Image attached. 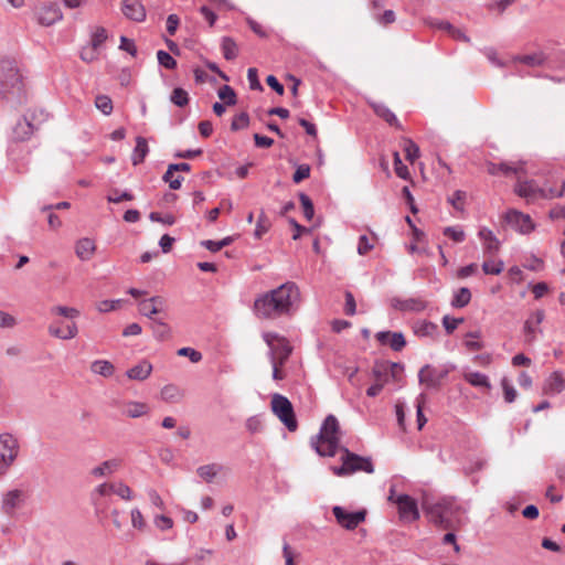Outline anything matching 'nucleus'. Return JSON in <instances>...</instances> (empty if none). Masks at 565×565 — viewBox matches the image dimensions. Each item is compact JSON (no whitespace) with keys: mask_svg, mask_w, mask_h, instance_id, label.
Here are the masks:
<instances>
[{"mask_svg":"<svg viewBox=\"0 0 565 565\" xmlns=\"http://www.w3.org/2000/svg\"><path fill=\"white\" fill-rule=\"evenodd\" d=\"M299 298V290L294 282H286L255 299L254 311L263 319H276L288 315Z\"/></svg>","mask_w":565,"mask_h":565,"instance_id":"f257e3e1","label":"nucleus"},{"mask_svg":"<svg viewBox=\"0 0 565 565\" xmlns=\"http://www.w3.org/2000/svg\"><path fill=\"white\" fill-rule=\"evenodd\" d=\"M424 510L429 522L443 530L455 531L467 523V510L455 498H444Z\"/></svg>","mask_w":565,"mask_h":565,"instance_id":"f03ea898","label":"nucleus"},{"mask_svg":"<svg viewBox=\"0 0 565 565\" xmlns=\"http://www.w3.org/2000/svg\"><path fill=\"white\" fill-rule=\"evenodd\" d=\"M0 97L12 107H18L26 102L23 75L13 60L0 62Z\"/></svg>","mask_w":565,"mask_h":565,"instance_id":"7ed1b4c3","label":"nucleus"},{"mask_svg":"<svg viewBox=\"0 0 565 565\" xmlns=\"http://www.w3.org/2000/svg\"><path fill=\"white\" fill-rule=\"evenodd\" d=\"M340 425L334 415H328L318 435L311 438L310 445L322 457H334L340 451Z\"/></svg>","mask_w":565,"mask_h":565,"instance_id":"20e7f679","label":"nucleus"},{"mask_svg":"<svg viewBox=\"0 0 565 565\" xmlns=\"http://www.w3.org/2000/svg\"><path fill=\"white\" fill-rule=\"evenodd\" d=\"M47 118V114L43 110L36 113L35 110L29 111L24 115L23 119L19 120L12 129L8 152L10 156L14 153V147L18 142L30 139L34 130L36 129L35 121H44Z\"/></svg>","mask_w":565,"mask_h":565,"instance_id":"39448f33","label":"nucleus"},{"mask_svg":"<svg viewBox=\"0 0 565 565\" xmlns=\"http://www.w3.org/2000/svg\"><path fill=\"white\" fill-rule=\"evenodd\" d=\"M340 452L342 454V465L339 467H331V470L335 476L344 477L356 471H364L366 473L374 472V466L370 458L361 457L351 452L347 447H341Z\"/></svg>","mask_w":565,"mask_h":565,"instance_id":"423d86ee","label":"nucleus"},{"mask_svg":"<svg viewBox=\"0 0 565 565\" xmlns=\"http://www.w3.org/2000/svg\"><path fill=\"white\" fill-rule=\"evenodd\" d=\"M515 193L525 199L527 202H533L539 199H553L562 196L565 191V181L562 180L559 186L547 188L539 186L535 181H519L514 188Z\"/></svg>","mask_w":565,"mask_h":565,"instance_id":"0eeeda50","label":"nucleus"},{"mask_svg":"<svg viewBox=\"0 0 565 565\" xmlns=\"http://www.w3.org/2000/svg\"><path fill=\"white\" fill-rule=\"evenodd\" d=\"M273 413L280 419L281 423L290 431H295L298 423L295 416L292 404L289 399L280 394H274L271 398Z\"/></svg>","mask_w":565,"mask_h":565,"instance_id":"6e6552de","label":"nucleus"},{"mask_svg":"<svg viewBox=\"0 0 565 565\" xmlns=\"http://www.w3.org/2000/svg\"><path fill=\"white\" fill-rule=\"evenodd\" d=\"M19 454V443L10 434L0 435V475L13 463Z\"/></svg>","mask_w":565,"mask_h":565,"instance_id":"1a4fd4ad","label":"nucleus"},{"mask_svg":"<svg viewBox=\"0 0 565 565\" xmlns=\"http://www.w3.org/2000/svg\"><path fill=\"white\" fill-rule=\"evenodd\" d=\"M332 513L338 524L350 531L356 529L360 523L364 522L366 516L365 510L349 512L339 505L332 508Z\"/></svg>","mask_w":565,"mask_h":565,"instance_id":"9d476101","label":"nucleus"},{"mask_svg":"<svg viewBox=\"0 0 565 565\" xmlns=\"http://www.w3.org/2000/svg\"><path fill=\"white\" fill-rule=\"evenodd\" d=\"M449 369L441 367L437 369L429 364L424 365L418 373V380L420 384L426 385L427 388H437L441 382L448 376Z\"/></svg>","mask_w":565,"mask_h":565,"instance_id":"9b49d317","label":"nucleus"},{"mask_svg":"<svg viewBox=\"0 0 565 565\" xmlns=\"http://www.w3.org/2000/svg\"><path fill=\"white\" fill-rule=\"evenodd\" d=\"M398 508V514L404 522H414L419 519L417 502L408 494H398L395 499Z\"/></svg>","mask_w":565,"mask_h":565,"instance_id":"f8f14e48","label":"nucleus"},{"mask_svg":"<svg viewBox=\"0 0 565 565\" xmlns=\"http://www.w3.org/2000/svg\"><path fill=\"white\" fill-rule=\"evenodd\" d=\"M544 319V312L542 310H536L530 315V317L525 320L523 327L524 341L530 344L535 341L536 334L541 332L540 324Z\"/></svg>","mask_w":565,"mask_h":565,"instance_id":"ddd939ff","label":"nucleus"},{"mask_svg":"<svg viewBox=\"0 0 565 565\" xmlns=\"http://www.w3.org/2000/svg\"><path fill=\"white\" fill-rule=\"evenodd\" d=\"M62 18L63 14L56 3L45 4L36 12V20L43 26H51Z\"/></svg>","mask_w":565,"mask_h":565,"instance_id":"4468645a","label":"nucleus"},{"mask_svg":"<svg viewBox=\"0 0 565 565\" xmlns=\"http://www.w3.org/2000/svg\"><path fill=\"white\" fill-rule=\"evenodd\" d=\"M121 11L124 15L135 22H142L146 19V9L139 0H122Z\"/></svg>","mask_w":565,"mask_h":565,"instance_id":"2eb2a0df","label":"nucleus"},{"mask_svg":"<svg viewBox=\"0 0 565 565\" xmlns=\"http://www.w3.org/2000/svg\"><path fill=\"white\" fill-rule=\"evenodd\" d=\"M508 223L519 232L526 234L534 228L531 217L518 211H510L507 214Z\"/></svg>","mask_w":565,"mask_h":565,"instance_id":"dca6fc26","label":"nucleus"},{"mask_svg":"<svg viewBox=\"0 0 565 565\" xmlns=\"http://www.w3.org/2000/svg\"><path fill=\"white\" fill-rule=\"evenodd\" d=\"M292 348L286 339H278V343L270 348L271 364L285 365L291 354Z\"/></svg>","mask_w":565,"mask_h":565,"instance_id":"f3484780","label":"nucleus"},{"mask_svg":"<svg viewBox=\"0 0 565 565\" xmlns=\"http://www.w3.org/2000/svg\"><path fill=\"white\" fill-rule=\"evenodd\" d=\"M375 337L381 344H388L391 349L396 352L402 351L406 345V341L402 332L380 331Z\"/></svg>","mask_w":565,"mask_h":565,"instance_id":"a211bd4d","label":"nucleus"},{"mask_svg":"<svg viewBox=\"0 0 565 565\" xmlns=\"http://www.w3.org/2000/svg\"><path fill=\"white\" fill-rule=\"evenodd\" d=\"M369 105L376 114V116L382 118L390 126L399 130L404 129L396 115L385 104L379 102H369Z\"/></svg>","mask_w":565,"mask_h":565,"instance_id":"6ab92c4d","label":"nucleus"},{"mask_svg":"<svg viewBox=\"0 0 565 565\" xmlns=\"http://www.w3.org/2000/svg\"><path fill=\"white\" fill-rule=\"evenodd\" d=\"M122 465V460L119 458H111L103 461L98 466L94 467L90 470V475L95 478H105L110 477L115 472H117Z\"/></svg>","mask_w":565,"mask_h":565,"instance_id":"aec40b11","label":"nucleus"},{"mask_svg":"<svg viewBox=\"0 0 565 565\" xmlns=\"http://www.w3.org/2000/svg\"><path fill=\"white\" fill-rule=\"evenodd\" d=\"M391 305L394 309L399 311H414L419 312L426 308V301L422 298H393Z\"/></svg>","mask_w":565,"mask_h":565,"instance_id":"412c9836","label":"nucleus"},{"mask_svg":"<svg viewBox=\"0 0 565 565\" xmlns=\"http://www.w3.org/2000/svg\"><path fill=\"white\" fill-rule=\"evenodd\" d=\"M478 236L482 241L486 254L494 255L499 250L500 242L491 230L482 227L480 228Z\"/></svg>","mask_w":565,"mask_h":565,"instance_id":"4be33fe9","label":"nucleus"},{"mask_svg":"<svg viewBox=\"0 0 565 565\" xmlns=\"http://www.w3.org/2000/svg\"><path fill=\"white\" fill-rule=\"evenodd\" d=\"M391 369H399V363L394 362H376L373 366L372 374L376 382L383 383L385 385L391 381L390 379V370Z\"/></svg>","mask_w":565,"mask_h":565,"instance_id":"5701e85b","label":"nucleus"},{"mask_svg":"<svg viewBox=\"0 0 565 565\" xmlns=\"http://www.w3.org/2000/svg\"><path fill=\"white\" fill-rule=\"evenodd\" d=\"M95 250V242L88 237L81 238L75 245V253L82 260H89L93 257Z\"/></svg>","mask_w":565,"mask_h":565,"instance_id":"b1692460","label":"nucleus"},{"mask_svg":"<svg viewBox=\"0 0 565 565\" xmlns=\"http://www.w3.org/2000/svg\"><path fill=\"white\" fill-rule=\"evenodd\" d=\"M523 170L522 166H514L508 162H501V163H493L488 162L487 164V171L491 175H498L500 173L504 175L509 174H519Z\"/></svg>","mask_w":565,"mask_h":565,"instance_id":"393cba45","label":"nucleus"},{"mask_svg":"<svg viewBox=\"0 0 565 565\" xmlns=\"http://www.w3.org/2000/svg\"><path fill=\"white\" fill-rule=\"evenodd\" d=\"M22 492L20 490L9 491L2 501V511L7 515H12L21 504Z\"/></svg>","mask_w":565,"mask_h":565,"instance_id":"a878e982","label":"nucleus"},{"mask_svg":"<svg viewBox=\"0 0 565 565\" xmlns=\"http://www.w3.org/2000/svg\"><path fill=\"white\" fill-rule=\"evenodd\" d=\"M152 372V365L150 362L143 360L141 361L140 363H138L137 365L130 367L128 371H127V376L130 379V380H136V381H143L149 377V375L151 374Z\"/></svg>","mask_w":565,"mask_h":565,"instance_id":"bb28decb","label":"nucleus"},{"mask_svg":"<svg viewBox=\"0 0 565 565\" xmlns=\"http://www.w3.org/2000/svg\"><path fill=\"white\" fill-rule=\"evenodd\" d=\"M49 333L58 339L70 340L77 335L78 329L76 323L67 324L64 329L51 324L49 327Z\"/></svg>","mask_w":565,"mask_h":565,"instance_id":"cd10ccee","label":"nucleus"},{"mask_svg":"<svg viewBox=\"0 0 565 565\" xmlns=\"http://www.w3.org/2000/svg\"><path fill=\"white\" fill-rule=\"evenodd\" d=\"M148 152H149V147H148V142H147L146 138L140 137V136L137 137L136 138V147H135L132 156H131L132 164L134 166L140 164L145 160Z\"/></svg>","mask_w":565,"mask_h":565,"instance_id":"c85d7f7f","label":"nucleus"},{"mask_svg":"<svg viewBox=\"0 0 565 565\" xmlns=\"http://www.w3.org/2000/svg\"><path fill=\"white\" fill-rule=\"evenodd\" d=\"M463 379L470 385L476 387H483L487 390L491 387L489 377L481 372H467L463 374Z\"/></svg>","mask_w":565,"mask_h":565,"instance_id":"c756f323","label":"nucleus"},{"mask_svg":"<svg viewBox=\"0 0 565 565\" xmlns=\"http://www.w3.org/2000/svg\"><path fill=\"white\" fill-rule=\"evenodd\" d=\"M148 412V405L140 402H129L124 407V414L130 418L141 417L146 415Z\"/></svg>","mask_w":565,"mask_h":565,"instance_id":"7c9ffc66","label":"nucleus"},{"mask_svg":"<svg viewBox=\"0 0 565 565\" xmlns=\"http://www.w3.org/2000/svg\"><path fill=\"white\" fill-rule=\"evenodd\" d=\"M222 469L223 467L218 463H210L200 466L196 469V473L206 482H212V480L222 471Z\"/></svg>","mask_w":565,"mask_h":565,"instance_id":"2f4dec72","label":"nucleus"},{"mask_svg":"<svg viewBox=\"0 0 565 565\" xmlns=\"http://www.w3.org/2000/svg\"><path fill=\"white\" fill-rule=\"evenodd\" d=\"M90 370L95 374H99L104 377H109L114 374L115 367L109 361L97 360L92 363Z\"/></svg>","mask_w":565,"mask_h":565,"instance_id":"473e14b6","label":"nucleus"},{"mask_svg":"<svg viewBox=\"0 0 565 565\" xmlns=\"http://www.w3.org/2000/svg\"><path fill=\"white\" fill-rule=\"evenodd\" d=\"M471 300V292L467 287L459 288L451 300V306L454 308H463L466 307Z\"/></svg>","mask_w":565,"mask_h":565,"instance_id":"72a5a7b5","label":"nucleus"},{"mask_svg":"<svg viewBox=\"0 0 565 565\" xmlns=\"http://www.w3.org/2000/svg\"><path fill=\"white\" fill-rule=\"evenodd\" d=\"M564 388V380L562 373H553L545 384V391L548 393H559Z\"/></svg>","mask_w":565,"mask_h":565,"instance_id":"f704fd0d","label":"nucleus"},{"mask_svg":"<svg viewBox=\"0 0 565 565\" xmlns=\"http://www.w3.org/2000/svg\"><path fill=\"white\" fill-rule=\"evenodd\" d=\"M514 61L529 66H537L543 64L545 56L542 52H539L533 54L518 55L514 57Z\"/></svg>","mask_w":565,"mask_h":565,"instance_id":"c9c22d12","label":"nucleus"},{"mask_svg":"<svg viewBox=\"0 0 565 565\" xmlns=\"http://www.w3.org/2000/svg\"><path fill=\"white\" fill-rule=\"evenodd\" d=\"M170 100L178 107H184L189 104V94L185 89L177 87L172 90Z\"/></svg>","mask_w":565,"mask_h":565,"instance_id":"e433bc0d","label":"nucleus"},{"mask_svg":"<svg viewBox=\"0 0 565 565\" xmlns=\"http://www.w3.org/2000/svg\"><path fill=\"white\" fill-rule=\"evenodd\" d=\"M223 55L227 61H232L237 56V45L231 38L222 40Z\"/></svg>","mask_w":565,"mask_h":565,"instance_id":"4c0bfd02","label":"nucleus"},{"mask_svg":"<svg viewBox=\"0 0 565 565\" xmlns=\"http://www.w3.org/2000/svg\"><path fill=\"white\" fill-rule=\"evenodd\" d=\"M217 95H218L220 99H222L224 102L225 105H228V106L235 105L237 102L235 90L228 85L222 86L218 89Z\"/></svg>","mask_w":565,"mask_h":565,"instance_id":"58836bf2","label":"nucleus"},{"mask_svg":"<svg viewBox=\"0 0 565 565\" xmlns=\"http://www.w3.org/2000/svg\"><path fill=\"white\" fill-rule=\"evenodd\" d=\"M138 310L139 312L147 317V318H152L154 315L161 312V308L154 306L153 303H151L148 299H145V300H141L139 303H138Z\"/></svg>","mask_w":565,"mask_h":565,"instance_id":"ea45409f","label":"nucleus"},{"mask_svg":"<svg viewBox=\"0 0 565 565\" xmlns=\"http://www.w3.org/2000/svg\"><path fill=\"white\" fill-rule=\"evenodd\" d=\"M438 327L430 321H422L415 326V333L420 337L433 335L437 331Z\"/></svg>","mask_w":565,"mask_h":565,"instance_id":"a19ab883","label":"nucleus"},{"mask_svg":"<svg viewBox=\"0 0 565 565\" xmlns=\"http://www.w3.org/2000/svg\"><path fill=\"white\" fill-rule=\"evenodd\" d=\"M114 493V483L104 482L98 484L92 492V500L95 504L102 497H106L109 493Z\"/></svg>","mask_w":565,"mask_h":565,"instance_id":"79ce46f5","label":"nucleus"},{"mask_svg":"<svg viewBox=\"0 0 565 565\" xmlns=\"http://www.w3.org/2000/svg\"><path fill=\"white\" fill-rule=\"evenodd\" d=\"M443 233L455 243H461L466 239V234L460 226H447L444 228Z\"/></svg>","mask_w":565,"mask_h":565,"instance_id":"37998d69","label":"nucleus"},{"mask_svg":"<svg viewBox=\"0 0 565 565\" xmlns=\"http://www.w3.org/2000/svg\"><path fill=\"white\" fill-rule=\"evenodd\" d=\"M403 141L406 159L411 162H414V160L419 157L418 146L412 139L408 138L403 139Z\"/></svg>","mask_w":565,"mask_h":565,"instance_id":"c03bdc74","label":"nucleus"},{"mask_svg":"<svg viewBox=\"0 0 565 565\" xmlns=\"http://www.w3.org/2000/svg\"><path fill=\"white\" fill-rule=\"evenodd\" d=\"M270 227V221L269 218L266 216V214L264 212H262L258 216V220H257V223H256V228H255V232H254V236L256 238H262V236L268 232Z\"/></svg>","mask_w":565,"mask_h":565,"instance_id":"a18cd8bd","label":"nucleus"},{"mask_svg":"<svg viewBox=\"0 0 565 565\" xmlns=\"http://www.w3.org/2000/svg\"><path fill=\"white\" fill-rule=\"evenodd\" d=\"M95 106L98 110H100L104 115H110L113 111V102L106 95H98L95 98Z\"/></svg>","mask_w":565,"mask_h":565,"instance_id":"49530a36","label":"nucleus"},{"mask_svg":"<svg viewBox=\"0 0 565 565\" xmlns=\"http://www.w3.org/2000/svg\"><path fill=\"white\" fill-rule=\"evenodd\" d=\"M177 171H170V166L168 167L166 173L162 177V180L169 183L170 189L178 190L181 188L183 177L174 175Z\"/></svg>","mask_w":565,"mask_h":565,"instance_id":"de8ad7c7","label":"nucleus"},{"mask_svg":"<svg viewBox=\"0 0 565 565\" xmlns=\"http://www.w3.org/2000/svg\"><path fill=\"white\" fill-rule=\"evenodd\" d=\"M299 200H300V203L302 205V209H303V215L305 217L310 221L313 215H315V209H313V203L311 201V199L305 194V193H300L299 194Z\"/></svg>","mask_w":565,"mask_h":565,"instance_id":"09e8293b","label":"nucleus"},{"mask_svg":"<svg viewBox=\"0 0 565 565\" xmlns=\"http://www.w3.org/2000/svg\"><path fill=\"white\" fill-rule=\"evenodd\" d=\"M157 58L159 64L168 70H174L177 67V61L166 51H158Z\"/></svg>","mask_w":565,"mask_h":565,"instance_id":"8fccbe9b","label":"nucleus"},{"mask_svg":"<svg viewBox=\"0 0 565 565\" xmlns=\"http://www.w3.org/2000/svg\"><path fill=\"white\" fill-rule=\"evenodd\" d=\"M152 329L153 334L158 340L162 341L170 337V328L162 321H154Z\"/></svg>","mask_w":565,"mask_h":565,"instance_id":"3c124183","label":"nucleus"},{"mask_svg":"<svg viewBox=\"0 0 565 565\" xmlns=\"http://www.w3.org/2000/svg\"><path fill=\"white\" fill-rule=\"evenodd\" d=\"M504 401L507 403H513L516 398V391L508 379L501 381Z\"/></svg>","mask_w":565,"mask_h":565,"instance_id":"603ef678","label":"nucleus"},{"mask_svg":"<svg viewBox=\"0 0 565 565\" xmlns=\"http://www.w3.org/2000/svg\"><path fill=\"white\" fill-rule=\"evenodd\" d=\"M248 124H249L248 114L241 113L233 118L232 124H231V129L234 131L241 130V129L246 128L248 126Z\"/></svg>","mask_w":565,"mask_h":565,"instance_id":"864d4df0","label":"nucleus"},{"mask_svg":"<svg viewBox=\"0 0 565 565\" xmlns=\"http://www.w3.org/2000/svg\"><path fill=\"white\" fill-rule=\"evenodd\" d=\"M114 493L126 501L132 499V490L124 482L114 483Z\"/></svg>","mask_w":565,"mask_h":565,"instance_id":"5fc2aeb1","label":"nucleus"},{"mask_svg":"<svg viewBox=\"0 0 565 565\" xmlns=\"http://www.w3.org/2000/svg\"><path fill=\"white\" fill-rule=\"evenodd\" d=\"M246 429L250 433V434H257V433H260L263 430V419L260 416L256 415V416H252L249 417L247 420H246Z\"/></svg>","mask_w":565,"mask_h":565,"instance_id":"6e6d98bb","label":"nucleus"},{"mask_svg":"<svg viewBox=\"0 0 565 565\" xmlns=\"http://www.w3.org/2000/svg\"><path fill=\"white\" fill-rule=\"evenodd\" d=\"M504 268L503 262L499 260L494 262H484L482 264V270L486 275H499L502 273Z\"/></svg>","mask_w":565,"mask_h":565,"instance_id":"4d7b16f0","label":"nucleus"},{"mask_svg":"<svg viewBox=\"0 0 565 565\" xmlns=\"http://www.w3.org/2000/svg\"><path fill=\"white\" fill-rule=\"evenodd\" d=\"M97 50L98 49L93 45L83 47L81 51V54H79L82 61H84L86 63H92V62L96 61L98 58Z\"/></svg>","mask_w":565,"mask_h":565,"instance_id":"13d9d810","label":"nucleus"},{"mask_svg":"<svg viewBox=\"0 0 565 565\" xmlns=\"http://www.w3.org/2000/svg\"><path fill=\"white\" fill-rule=\"evenodd\" d=\"M467 194L463 191L457 190L451 196L448 198V202L458 211L463 210V201Z\"/></svg>","mask_w":565,"mask_h":565,"instance_id":"bf43d9fd","label":"nucleus"},{"mask_svg":"<svg viewBox=\"0 0 565 565\" xmlns=\"http://www.w3.org/2000/svg\"><path fill=\"white\" fill-rule=\"evenodd\" d=\"M394 168H395V173L399 178L408 179V177H409L408 169L405 164H403L398 152H394Z\"/></svg>","mask_w":565,"mask_h":565,"instance_id":"052dcab7","label":"nucleus"},{"mask_svg":"<svg viewBox=\"0 0 565 565\" xmlns=\"http://www.w3.org/2000/svg\"><path fill=\"white\" fill-rule=\"evenodd\" d=\"M463 322V318H452L449 316H445L443 318V326L448 334H451L457 327Z\"/></svg>","mask_w":565,"mask_h":565,"instance_id":"680f3d73","label":"nucleus"},{"mask_svg":"<svg viewBox=\"0 0 565 565\" xmlns=\"http://www.w3.org/2000/svg\"><path fill=\"white\" fill-rule=\"evenodd\" d=\"M178 355L180 356H188L190 359L191 362L193 363H198L202 360V354L201 352L192 349V348H189V347H185V348H181L178 350Z\"/></svg>","mask_w":565,"mask_h":565,"instance_id":"e2e57ef3","label":"nucleus"},{"mask_svg":"<svg viewBox=\"0 0 565 565\" xmlns=\"http://www.w3.org/2000/svg\"><path fill=\"white\" fill-rule=\"evenodd\" d=\"M51 311L65 318H76L79 315V311L77 309L65 306L53 307Z\"/></svg>","mask_w":565,"mask_h":565,"instance_id":"0e129e2a","label":"nucleus"},{"mask_svg":"<svg viewBox=\"0 0 565 565\" xmlns=\"http://www.w3.org/2000/svg\"><path fill=\"white\" fill-rule=\"evenodd\" d=\"M107 39V32L104 28H97L92 34L90 45L99 47Z\"/></svg>","mask_w":565,"mask_h":565,"instance_id":"69168bd1","label":"nucleus"},{"mask_svg":"<svg viewBox=\"0 0 565 565\" xmlns=\"http://www.w3.org/2000/svg\"><path fill=\"white\" fill-rule=\"evenodd\" d=\"M374 18L383 26H387L396 20V15L393 10H385L382 14H377Z\"/></svg>","mask_w":565,"mask_h":565,"instance_id":"338daca9","label":"nucleus"},{"mask_svg":"<svg viewBox=\"0 0 565 565\" xmlns=\"http://www.w3.org/2000/svg\"><path fill=\"white\" fill-rule=\"evenodd\" d=\"M161 397L168 402H174L179 397V390L174 385H166L161 390Z\"/></svg>","mask_w":565,"mask_h":565,"instance_id":"774afa93","label":"nucleus"}]
</instances>
